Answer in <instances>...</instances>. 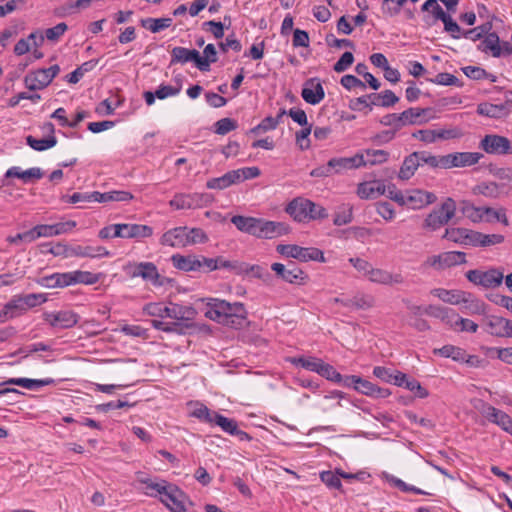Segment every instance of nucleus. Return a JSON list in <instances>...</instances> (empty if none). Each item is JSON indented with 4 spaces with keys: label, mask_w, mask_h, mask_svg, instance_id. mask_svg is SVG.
<instances>
[{
    "label": "nucleus",
    "mask_w": 512,
    "mask_h": 512,
    "mask_svg": "<svg viewBox=\"0 0 512 512\" xmlns=\"http://www.w3.org/2000/svg\"><path fill=\"white\" fill-rule=\"evenodd\" d=\"M231 222L239 231L257 238L271 239L290 232L287 224L262 218L235 215L231 218Z\"/></svg>",
    "instance_id": "nucleus-1"
},
{
    "label": "nucleus",
    "mask_w": 512,
    "mask_h": 512,
    "mask_svg": "<svg viewBox=\"0 0 512 512\" xmlns=\"http://www.w3.org/2000/svg\"><path fill=\"white\" fill-rule=\"evenodd\" d=\"M143 311L149 316L171 318L177 321H192L197 314L192 306L176 303H171L170 306H164L162 303H148L144 306Z\"/></svg>",
    "instance_id": "nucleus-2"
},
{
    "label": "nucleus",
    "mask_w": 512,
    "mask_h": 512,
    "mask_svg": "<svg viewBox=\"0 0 512 512\" xmlns=\"http://www.w3.org/2000/svg\"><path fill=\"white\" fill-rule=\"evenodd\" d=\"M430 111L429 108L411 107L401 113H390L380 119V123L389 126L394 132L399 131L405 126L423 124L426 122L422 117Z\"/></svg>",
    "instance_id": "nucleus-3"
},
{
    "label": "nucleus",
    "mask_w": 512,
    "mask_h": 512,
    "mask_svg": "<svg viewBox=\"0 0 512 512\" xmlns=\"http://www.w3.org/2000/svg\"><path fill=\"white\" fill-rule=\"evenodd\" d=\"M276 251L282 256L294 258L302 262L318 261L325 262L322 250L315 247H301L294 244H280L276 247Z\"/></svg>",
    "instance_id": "nucleus-4"
},
{
    "label": "nucleus",
    "mask_w": 512,
    "mask_h": 512,
    "mask_svg": "<svg viewBox=\"0 0 512 512\" xmlns=\"http://www.w3.org/2000/svg\"><path fill=\"white\" fill-rule=\"evenodd\" d=\"M456 203L452 198H447L439 209H434L427 215L423 222V228L435 231L446 225L455 215Z\"/></svg>",
    "instance_id": "nucleus-5"
},
{
    "label": "nucleus",
    "mask_w": 512,
    "mask_h": 512,
    "mask_svg": "<svg viewBox=\"0 0 512 512\" xmlns=\"http://www.w3.org/2000/svg\"><path fill=\"white\" fill-rule=\"evenodd\" d=\"M59 72L60 67L57 64L52 65L49 68H42L29 72L24 77V84L26 88L31 91L44 89L52 82Z\"/></svg>",
    "instance_id": "nucleus-6"
},
{
    "label": "nucleus",
    "mask_w": 512,
    "mask_h": 512,
    "mask_svg": "<svg viewBox=\"0 0 512 512\" xmlns=\"http://www.w3.org/2000/svg\"><path fill=\"white\" fill-rule=\"evenodd\" d=\"M234 314H246L244 305L239 302L229 303L225 300L211 299V302L207 304L205 316L209 319H221L228 315Z\"/></svg>",
    "instance_id": "nucleus-7"
},
{
    "label": "nucleus",
    "mask_w": 512,
    "mask_h": 512,
    "mask_svg": "<svg viewBox=\"0 0 512 512\" xmlns=\"http://www.w3.org/2000/svg\"><path fill=\"white\" fill-rule=\"evenodd\" d=\"M466 278L474 285L489 289L500 286L504 279V274L496 268H491L487 271L473 269L466 272Z\"/></svg>",
    "instance_id": "nucleus-8"
},
{
    "label": "nucleus",
    "mask_w": 512,
    "mask_h": 512,
    "mask_svg": "<svg viewBox=\"0 0 512 512\" xmlns=\"http://www.w3.org/2000/svg\"><path fill=\"white\" fill-rule=\"evenodd\" d=\"M464 263H466V254L464 252L449 251L428 257L424 261L423 266L434 268L435 270H443Z\"/></svg>",
    "instance_id": "nucleus-9"
},
{
    "label": "nucleus",
    "mask_w": 512,
    "mask_h": 512,
    "mask_svg": "<svg viewBox=\"0 0 512 512\" xmlns=\"http://www.w3.org/2000/svg\"><path fill=\"white\" fill-rule=\"evenodd\" d=\"M126 269H129L128 274L133 278L141 277L143 280L151 282L154 286H162L164 284L156 265L152 262L130 264Z\"/></svg>",
    "instance_id": "nucleus-10"
},
{
    "label": "nucleus",
    "mask_w": 512,
    "mask_h": 512,
    "mask_svg": "<svg viewBox=\"0 0 512 512\" xmlns=\"http://www.w3.org/2000/svg\"><path fill=\"white\" fill-rule=\"evenodd\" d=\"M479 148L488 154L494 155L512 153V147L509 139L497 134L485 135L479 143Z\"/></svg>",
    "instance_id": "nucleus-11"
},
{
    "label": "nucleus",
    "mask_w": 512,
    "mask_h": 512,
    "mask_svg": "<svg viewBox=\"0 0 512 512\" xmlns=\"http://www.w3.org/2000/svg\"><path fill=\"white\" fill-rule=\"evenodd\" d=\"M211 202L209 194H177L170 201V206L176 209H195L207 206Z\"/></svg>",
    "instance_id": "nucleus-12"
},
{
    "label": "nucleus",
    "mask_w": 512,
    "mask_h": 512,
    "mask_svg": "<svg viewBox=\"0 0 512 512\" xmlns=\"http://www.w3.org/2000/svg\"><path fill=\"white\" fill-rule=\"evenodd\" d=\"M187 62H194L200 71L206 72L207 61L201 59L199 51L180 46L174 47L171 51L170 64H185Z\"/></svg>",
    "instance_id": "nucleus-13"
},
{
    "label": "nucleus",
    "mask_w": 512,
    "mask_h": 512,
    "mask_svg": "<svg viewBox=\"0 0 512 512\" xmlns=\"http://www.w3.org/2000/svg\"><path fill=\"white\" fill-rule=\"evenodd\" d=\"M485 331L495 337L512 338V320L491 315L484 319Z\"/></svg>",
    "instance_id": "nucleus-14"
},
{
    "label": "nucleus",
    "mask_w": 512,
    "mask_h": 512,
    "mask_svg": "<svg viewBox=\"0 0 512 512\" xmlns=\"http://www.w3.org/2000/svg\"><path fill=\"white\" fill-rule=\"evenodd\" d=\"M115 233L113 234V238L119 237V238H126V239H142V238H148L152 236L153 229L152 227L148 225H142V224H129V223H123V224H116L114 226Z\"/></svg>",
    "instance_id": "nucleus-15"
},
{
    "label": "nucleus",
    "mask_w": 512,
    "mask_h": 512,
    "mask_svg": "<svg viewBox=\"0 0 512 512\" xmlns=\"http://www.w3.org/2000/svg\"><path fill=\"white\" fill-rule=\"evenodd\" d=\"M483 154L479 152H455L444 155V169L469 167L477 164Z\"/></svg>",
    "instance_id": "nucleus-16"
},
{
    "label": "nucleus",
    "mask_w": 512,
    "mask_h": 512,
    "mask_svg": "<svg viewBox=\"0 0 512 512\" xmlns=\"http://www.w3.org/2000/svg\"><path fill=\"white\" fill-rule=\"evenodd\" d=\"M271 269L277 277L291 284H304L308 280V275L295 264L287 268L281 263H273Z\"/></svg>",
    "instance_id": "nucleus-17"
},
{
    "label": "nucleus",
    "mask_w": 512,
    "mask_h": 512,
    "mask_svg": "<svg viewBox=\"0 0 512 512\" xmlns=\"http://www.w3.org/2000/svg\"><path fill=\"white\" fill-rule=\"evenodd\" d=\"M186 495L176 485L171 484L160 501L172 512H186Z\"/></svg>",
    "instance_id": "nucleus-18"
},
{
    "label": "nucleus",
    "mask_w": 512,
    "mask_h": 512,
    "mask_svg": "<svg viewBox=\"0 0 512 512\" xmlns=\"http://www.w3.org/2000/svg\"><path fill=\"white\" fill-rule=\"evenodd\" d=\"M436 199V195L432 192L413 189L406 192L404 206H408L412 209H421L429 204L434 203Z\"/></svg>",
    "instance_id": "nucleus-19"
},
{
    "label": "nucleus",
    "mask_w": 512,
    "mask_h": 512,
    "mask_svg": "<svg viewBox=\"0 0 512 512\" xmlns=\"http://www.w3.org/2000/svg\"><path fill=\"white\" fill-rule=\"evenodd\" d=\"M302 98L311 105L320 103L324 97V88L318 78L308 79L301 92Z\"/></svg>",
    "instance_id": "nucleus-20"
},
{
    "label": "nucleus",
    "mask_w": 512,
    "mask_h": 512,
    "mask_svg": "<svg viewBox=\"0 0 512 512\" xmlns=\"http://www.w3.org/2000/svg\"><path fill=\"white\" fill-rule=\"evenodd\" d=\"M79 316L73 311H58L45 314V320L52 326L67 329L78 323Z\"/></svg>",
    "instance_id": "nucleus-21"
},
{
    "label": "nucleus",
    "mask_w": 512,
    "mask_h": 512,
    "mask_svg": "<svg viewBox=\"0 0 512 512\" xmlns=\"http://www.w3.org/2000/svg\"><path fill=\"white\" fill-rule=\"evenodd\" d=\"M311 207H313V201L303 197H297L287 205L285 211L295 221L306 222L308 210H310Z\"/></svg>",
    "instance_id": "nucleus-22"
},
{
    "label": "nucleus",
    "mask_w": 512,
    "mask_h": 512,
    "mask_svg": "<svg viewBox=\"0 0 512 512\" xmlns=\"http://www.w3.org/2000/svg\"><path fill=\"white\" fill-rule=\"evenodd\" d=\"M186 236V227H175L166 231L160 239V244L170 247H186L189 241Z\"/></svg>",
    "instance_id": "nucleus-23"
},
{
    "label": "nucleus",
    "mask_w": 512,
    "mask_h": 512,
    "mask_svg": "<svg viewBox=\"0 0 512 512\" xmlns=\"http://www.w3.org/2000/svg\"><path fill=\"white\" fill-rule=\"evenodd\" d=\"M483 413L490 422L512 435V418L508 414L490 405L484 409Z\"/></svg>",
    "instance_id": "nucleus-24"
},
{
    "label": "nucleus",
    "mask_w": 512,
    "mask_h": 512,
    "mask_svg": "<svg viewBox=\"0 0 512 512\" xmlns=\"http://www.w3.org/2000/svg\"><path fill=\"white\" fill-rule=\"evenodd\" d=\"M363 155L356 154L352 157L332 158L329 160V166L332 173H340L347 169L358 168L363 165Z\"/></svg>",
    "instance_id": "nucleus-25"
},
{
    "label": "nucleus",
    "mask_w": 512,
    "mask_h": 512,
    "mask_svg": "<svg viewBox=\"0 0 512 512\" xmlns=\"http://www.w3.org/2000/svg\"><path fill=\"white\" fill-rule=\"evenodd\" d=\"M368 278L371 282L382 285L402 284L404 282L403 276L399 273L392 274L386 270L373 267L369 270Z\"/></svg>",
    "instance_id": "nucleus-26"
},
{
    "label": "nucleus",
    "mask_w": 512,
    "mask_h": 512,
    "mask_svg": "<svg viewBox=\"0 0 512 512\" xmlns=\"http://www.w3.org/2000/svg\"><path fill=\"white\" fill-rule=\"evenodd\" d=\"M171 262L173 266L179 270L185 272L191 271H200L201 264L199 262V257L196 255H181L175 254L171 257Z\"/></svg>",
    "instance_id": "nucleus-27"
},
{
    "label": "nucleus",
    "mask_w": 512,
    "mask_h": 512,
    "mask_svg": "<svg viewBox=\"0 0 512 512\" xmlns=\"http://www.w3.org/2000/svg\"><path fill=\"white\" fill-rule=\"evenodd\" d=\"M504 188V184H498L496 182H481L472 188V194L497 199L502 195Z\"/></svg>",
    "instance_id": "nucleus-28"
},
{
    "label": "nucleus",
    "mask_w": 512,
    "mask_h": 512,
    "mask_svg": "<svg viewBox=\"0 0 512 512\" xmlns=\"http://www.w3.org/2000/svg\"><path fill=\"white\" fill-rule=\"evenodd\" d=\"M109 251L103 246H83V245H75L71 246L70 256L76 257H105L109 256Z\"/></svg>",
    "instance_id": "nucleus-29"
},
{
    "label": "nucleus",
    "mask_w": 512,
    "mask_h": 512,
    "mask_svg": "<svg viewBox=\"0 0 512 512\" xmlns=\"http://www.w3.org/2000/svg\"><path fill=\"white\" fill-rule=\"evenodd\" d=\"M355 390L374 398H386L391 394L388 389L378 387L372 382L362 379L361 377H359Z\"/></svg>",
    "instance_id": "nucleus-30"
},
{
    "label": "nucleus",
    "mask_w": 512,
    "mask_h": 512,
    "mask_svg": "<svg viewBox=\"0 0 512 512\" xmlns=\"http://www.w3.org/2000/svg\"><path fill=\"white\" fill-rule=\"evenodd\" d=\"M343 306L357 310H369L375 306V298L370 294L357 293L343 302Z\"/></svg>",
    "instance_id": "nucleus-31"
},
{
    "label": "nucleus",
    "mask_w": 512,
    "mask_h": 512,
    "mask_svg": "<svg viewBox=\"0 0 512 512\" xmlns=\"http://www.w3.org/2000/svg\"><path fill=\"white\" fill-rule=\"evenodd\" d=\"M462 312L470 315H484L486 313V305L483 301L473 297L471 293L465 292L464 300L461 301Z\"/></svg>",
    "instance_id": "nucleus-32"
},
{
    "label": "nucleus",
    "mask_w": 512,
    "mask_h": 512,
    "mask_svg": "<svg viewBox=\"0 0 512 512\" xmlns=\"http://www.w3.org/2000/svg\"><path fill=\"white\" fill-rule=\"evenodd\" d=\"M240 183V178L238 172L234 170L225 173L221 177L212 178L207 181L206 187L208 189H225L233 184Z\"/></svg>",
    "instance_id": "nucleus-33"
},
{
    "label": "nucleus",
    "mask_w": 512,
    "mask_h": 512,
    "mask_svg": "<svg viewBox=\"0 0 512 512\" xmlns=\"http://www.w3.org/2000/svg\"><path fill=\"white\" fill-rule=\"evenodd\" d=\"M478 49L485 53H491L493 57L502 55L500 40L495 32L486 35L478 45Z\"/></svg>",
    "instance_id": "nucleus-34"
},
{
    "label": "nucleus",
    "mask_w": 512,
    "mask_h": 512,
    "mask_svg": "<svg viewBox=\"0 0 512 512\" xmlns=\"http://www.w3.org/2000/svg\"><path fill=\"white\" fill-rule=\"evenodd\" d=\"M38 283L46 288H64L70 286V274L65 273H54L49 276L42 277Z\"/></svg>",
    "instance_id": "nucleus-35"
},
{
    "label": "nucleus",
    "mask_w": 512,
    "mask_h": 512,
    "mask_svg": "<svg viewBox=\"0 0 512 512\" xmlns=\"http://www.w3.org/2000/svg\"><path fill=\"white\" fill-rule=\"evenodd\" d=\"M431 294L439 298L445 303L452 305L460 304L464 300L465 292L461 290H447L443 288H436L431 290Z\"/></svg>",
    "instance_id": "nucleus-36"
},
{
    "label": "nucleus",
    "mask_w": 512,
    "mask_h": 512,
    "mask_svg": "<svg viewBox=\"0 0 512 512\" xmlns=\"http://www.w3.org/2000/svg\"><path fill=\"white\" fill-rule=\"evenodd\" d=\"M53 379H28V378H10L0 383V387L5 385H17L26 389H34L52 384Z\"/></svg>",
    "instance_id": "nucleus-37"
},
{
    "label": "nucleus",
    "mask_w": 512,
    "mask_h": 512,
    "mask_svg": "<svg viewBox=\"0 0 512 512\" xmlns=\"http://www.w3.org/2000/svg\"><path fill=\"white\" fill-rule=\"evenodd\" d=\"M447 324L455 331L475 333L478 330V324L474 321L460 317L455 311L452 318L447 320Z\"/></svg>",
    "instance_id": "nucleus-38"
},
{
    "label": "nucleus",
    "mask_w": 512,
    "mask_h": 512,
    "mask_svg": "<svg viewBox=\"0 0 512 512\" xmlns=\"http://www.w3.org/2000/svg\"><path fill=\"white\" fill-rule=\"evenodd\" d=\"M92 197L93 201L100 203L109 201L125 202L133 199V195L127 191H110L105 193L94 191L92 192Z\"/></svg>",
    "instance_id": "nucleus-39"
},
{
    "label": "nucleus",
    "mask_w": 512,
    "mask_h": 512,
    "mask_svg": "<svg viewBox=\"0 0 512 512\" xmlns=\"http://www.w3.org/2000/svg\"><path fill=\"white\" fill-rule=\"evenodd\" d=\"M420 166L417 152H413L404 158V161L400 167L398 177L401 180H409Z\"/></svg>",
    "instance_id": "nucleus-40"
},
{
    "label": "nucleus",
    "mask_w": 512,
    "mask_h": 512,
    "mask_svg": "<svg viewBox=\"0 0 512 512\" xmlns=\"http://www.w3.org/2000/svg\"><path fill=\"white\" fill-rule=\"evenodd\" d=\"M368 98L370 99L373 106L382 107H391L399 101V98L391 90H385L381 93L368 94Z\"/></svg>",
    "instance_id": "nucleus-41"
},
{
    "label": "nucleus",
    "mask_w": 512,
    "mask_h": 512,
    "mask_svg": "<svg viewBox=\"0 0 512 512\" xmlns=\"http://www.w3.org/2000/svg\"><path fill=\"white\" fill-rule=\"evenodd\" d=\"M25 310L24 303H22L21 295L13 297L0 312V320L5 321L9 318H14L19 312Z\"/></svg>",
    "instance_id": "nucleus-42"
},
{
    "label": "nucleus",
    "mask_w": 512,
    "mask_h": 512,
    "mask_svg": "<svg viewBox=\"0 0 512 512\" xmlns=\"http://www.w3.org/2000/svg\"><path fill=\"white\" fill-rule=\"evenodd\" d=\"M6 178L17 177L24 182H29L32 179H40L43 177V172L40 168L34 167L26 171H20L19 167H11L5 174Z\"/></svg>",
    "instance_id": "nucleus-43"
},
{
    "label": "nucleus",
    "mask_w": 512,
    "mask_h": 512,
    "mask_svg": "<svg viewBox=\"0 0 512 512\" xmlns=\"http://www.w3.org/2000/svg\"><path fill=\"white\" fill-rule=\"evenodd\" d=\"M70 274V285L73 284H86L92 285L99 281L101 274H95L89 271H71Z\"/></svg>",
    "instance_id": "nucleus-44"
},
{
    "label": "nucleus",
    "mask_w": 512,
    "mask_h": 512,
    "mask_svg": "<svg viewBox=\"0 0 512 512\" xmlns=\"http://www.w3.org/2000/svg\"><path fill=\"white\" fill-rule=\"evenodd\" d=\"M462 213L473 222H481L485 220V212H491L489 207H476L469 202H463Z\"/></svg>",
    "instance_id": "nucleus-45"
},
{
    "label": "nucleus",
    "mask_w": 512,
    "mask_h": 512,
    "mask_svg": "<svg viewBox=\"0 0 512 512\" xmlns=\"http://www.w3.org/2000/svg\"><path fill=\"white\" fill-rule=\"evenodd\" d=\"M434 354H438L445 358H451L457 362L464 361L466 357V351L454 345H445L439 349H434Z\"/></svg>",
    "instance_id": "nucleus-46"
},
{
    "label": "nucleus",
    "mask_w": 512,
    "mask_h": 512,
    "mask_svg": "<svg viewBox=\"0 0 512 512\" xmlns=\"http://www.w3.org/2000/svg\"><path fill=\"white\" fill-rule=\"evenodd\" d=\"M238 273H245L265 282L269 281L271 278V274L268 272V270L260 265H249L242 263L239 265Z\"/></svg>",
    "instance_id": "nucleus-47"
},
{
    "label": "nucleus",
    "mask_w": 512,
    "mask_h": 512,
    "mask_svg": "<svg viewBox=\"0 0 512 512\" xmlns=\"http://www.w3.org/2000/svg\"><path fill=\"white\" fill-rule=\"evenodd\" d=\"M363 155V165H376L384 163L388 160L389 153L385 150H374V149H367Z\"/></svg>",
    "instance_id": "nucleus-48"
},
{
    "label": "nucleus",
    "mask_w": 512,
    "mask_h": 512,
    "mask_svg": "<svg viewBox=\"0 0 512 512\" xmlns=\"http://www.w3.org/2000/svg\"><path fill=\"white\" fill-rule=\"evenodd\" d=\"M381 182H365L359 184L357 194L362 199L376 198L380 195Z\"/></svg>",
    "instance_id": "nucleus-49"
},
{
    "label": "nucleus",
    "mask_w": 512,
    "mask_h": 512,
    "mask_svg": "<svg viewBox=\"0 0 512 512\" xmlns=\"http://www.w3.org/2000/svg\"><path fill=\"white\" fill-rule=\"evenodd\" d=\"M423 11L430 12L433 16V21H430L429 18L425 19L426 23L431 26L437 20H442L445 18L447 13L442 9V7L438 4L437 0H427L422 6Z\"/></svg>",
    "instance_id": "nucleus-50"
},
{
    "label": "nucleus",
    "mask_w": 512,
    "mask_h": 512,
    "mask_svg": "<svg viewBox=\"0 0 512 512\" xmlns=\"http://www.w3.org/2000/svg\"><path fill=\"white\" fill-rule=\"evenodd\" d=\"M171 24V18H146L141 20V25L152 33H158L170 27Z\"/></svg>",
    "instance_id": "nucleus-51"
},
{
    "label": "nucleus",
    "mask_w": 512,
    "mask_h": 512,
    "mask_svg": "<svg viewBox=\"0 0 512 512\" xmlns=\"http://www.w3.org/2000/svg\"><path fill=\"white\" fill-rule=\"evenodd\" d=\"M419 164L428 165L431 168H442L444 169V155L436 156L427 151H416Z\"/></svg>",
    "instance_id": "nucleus-52"
},
{
    "label": "nucleus",
    "mask_w": 512,
    "mask_h": 512,
    "mask_svg": "<svg viewBox=\"0 0 512 512\" xmlns=\"http://www.w3.org/2000/svg\"><path fill=\"white\" fill-rule=\"evenodd\" d=\"M26 143L36 151H44L52 148L57 144V139L54 135H49L45 139L38 140L31 135L26 137Z\"/></svg>",
    "instance_id": "nucleus-53"
},
{
    "label": "nucleus",
    "mask_w": 512,
    "mask_h": 512,
    "mask_svg": "<svg viewBox=\"0 0 512 512\" xmlns=\"http://www.w3.org/2000/svg\"><path fill=\"white\" fill-rule=\"evenodd\" d=\"M141 483L146 485V494L151 497H156L157 495L162 497L164 493L167 491L168 487L171 485L167 483L165 480H161L160 482H154L151 479L141 480Z\"/></svg>",
    "instance_id": "nucleus-54"
},
{
    "label": "nucleus",
    "mask_w": 512,
    "mask_h": 512,
    "mask_svg": "<svg viewBox=\"0 0 512 512\" xmlns=\"http://www.w3.org/2000/svg\"><path fill=\"white\" fill-rule=\"evenodd\" d=\"M290 362L296 366H301L306 370L318 373L323 361L316 357H293L290 358Z\"/></svg>",
    "instance_id": "nucleus-55"
},
{
    "label": "nucleus",
    "mask_w": 512,
    "mask_h": 512,
    "mask_svg": "<svg viewBox=\"0 0 512 512\" xmlns=\"http://www.w3.org/2000/svg\"><path fill=\"white\" fill-rule=\"evenodd\" d=\"M353 207L350 204H342L335 212L333 223L336 226H342L352 221Z\"/></svg>",
    "instance_id": "nucleus-56"
},
{
    "label": "nucleus",
    "mask_w": 512,
    "mask_h": 512,
    "mask_svg": "<svg viewBox=\"0 0 512 512\" xmlns=\"http://www.w3.org/2000/svg\"><path fill=\"white\" fill-rule=\"evenodd\" d=\"M380 195H386L391 200L401 206H404L405 194L402 193L394 184L385 185L382 183Z\"/></svg>",
    "instance_id": "nucleus-57"
},
{
    "label": "nucleus",
    "mask_w": 512,
    "mask_h": 512,
    "mask_svg": "<svg viewBox=\"0 0 512 512\" xmlns=\"http://www.w3.org/2000/svg\"><path fill=\"white\" fill-rule=\"evenodd\" d=\"M213 321H216L222 325H225V326H228V327H231V328H235V329H239L241 327L244 326L245 322H246V314H234V315H228L225 316L221 319H212Z\"/></svg>",
    "instance_id": "nucleus-58"
},
{
    "label": "nucleus",
    "mask_w": 512,
    "mask_h": 512,
    "mask_svg": "<svg viewBox=\"0 0 512 512\" xmlns=\"http://www.w3.org/2000/svg\"><path fill=\"white\" fill-rule=\"evenodd\" d=\"M213 423L222 428L223 431L233 435L236 432L237 422L234 419L224 417L221 414L216 413L213 415Z\"/></svg>",
    "instance_id": "nucleus-59"
},
{
    "label": "nucleus",
    "mask_w": 512,
    "mask_h": 512,
    "mask_svg": "<svg viewBox=\"0 0 512 512\" xmlns=\"http://www.w3.org/2000/svg\"><path fill=\"white\" fill-rule=\"evenodd\" d=\"M318 374L335 383H340L342 381V375L328 363L322 362Z\"/></svg>",
    "instance_id": "nucleus-60"
},
{
    "label": "nucleus",
    "mask_w": 512,
    "mask_h": 512,
    "mask_svg": "<svg viewBox=\"0 0 512 512\" xmlns=\"http://www.w3.org/2000/svg\"><path fill=\"white\" fill-rule=\"evenodd\" d=\"M22 303H24L25 310L29 308L36 307L47 301V297L42 293H31L26 295H21Z\"/></svg>",
    "instance_id": "nucleus-61"
},
{
    "label": "nucleus",
    "mask_w": 512,
    "mask_h": 512,
    "mask_svg": "<svg viewBox=\"0 0 512 512\" xmlns=\"http://www.w3.org/2000/svg\"><path fill=\"white\" fill-rule=\"evenodd\" d=\"M491 212H485V221L492 222L493 220L502 223L504 226L509 225V220L506 215L505 208H499L495 210L494 208L489 207Z\"/></svg>",
    "instance_id": "nucleus-62"
},
{
    "label": "nucleus",
    "mask_w": 512,
    "mask_h": 512,
    "mask_svg": "<svg viewBox=\"0 0 512 512\" xmlns=\"http://www.w3.org/2000/svg\"><path fill=\"white\" fill-rule=\"evenodd\" d=\"M237 128V122L231 118H222L215 123V133L225 135Z\"/></svg>",
    "instance_id": "nucleus-63"
},
{
    "label": "nucleus",
    "mask_w": 512,
    "mask_h": 512,
    "mask_svg": "<svg viewBox=\"0 0 512 512\" xmlns=\"http://www.w3.org/2000/svg\"><path fill=\"white\" fill-rule=\"evenodd\" d=\"M67 29H68V26L66 25V23L61 22L52 28L46 29L44 32V35L47 40L56 42L67 31Z\"/></svg>",
    "instance_id": "nucleus-64"
}]
</instances>
